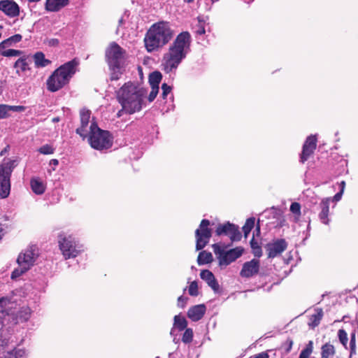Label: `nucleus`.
<instances>
[{
	"label": "nucleus",
	"mask_w": 358,
	"mask_h": 358,
	"mask_svg": "<svg viewBox=\"0 0 358 358\" xmlns=\"http://www.w3.org/2000/svg\"><path fill=\"white\" fill-rule=\"evenodd\" d=\"M162 76L159 71H154L150 74L149 83L151 87V91L148 96V101L149 103L152 102L156 98L159 92V85L162 80Z\"/></svg>",
	"instance_id": "a211bd4d"
},
{
	"label": "nucleus",
	"mask_w": 358,
	"mask_h": 358,
	"mask_svg": "<svg viewBox=\"0 0 358 358\" xmlns=\"http://www.w3.org/2000/svg\"><path fill=\"white\" fill-rule=\"evenodd\" d=\"M17 161L10 159H4L0 164V198L8 197L10 190V176L17 166Z\"/></svg>",
	"instance_id": "1a4fd4ad"
},
{
	"label": "nucleus",
	"mask_w": 358,
	"mask_h": 358,
	"mask_svg": "<svg viewBox=\"0 0 358 358\" xmlns=\"http://www.w3.org/2000/svg\"><path fill=\"white\" fill-rule=\"evenodd\" d=\"M78 65V59H73L55 69L46 81L47 89L50 92H55L69 84L77 72Z\"/></svg>",
	"instance_id": "39448f33"
},
{
	"label": "nucleus",
	"mask_w": 358,
	"mask_h": 358,
	"mask_svg": "<svg viewBox=\"0 0 358 358\" xmlns=\"http://www.w3.org/2000/svg\"><path fill=\"white\" fill-rule=\"evenodd\" d=\"M260 263L258 259H253L243 264L240 275L243 278H250L258 273Z\"/></svg>",
	"instance_id": "6ab92c4d"
},
{
	"label": "nucleus",
	"mask_w": 358,
	"mask_h": 358,
	"mask_svg": "<svg viewBox=\"0 0 358 358\" xmlns=\"http://www.w3.org/2000/svg\"><path fill=\"white\" fill-rule=\"evenodd\" d=\"M59 249L64 259H74L85 252V245L72 234L61 231L57 235Z\"/></svg>",
	"instance_id": "0eeeda50"
},
{
	"label": "nucleus",
	"mask_w": 358,
	"mask_h": 358,
	"mask_svg": "<svg viewBox=\"0 0 358 358\" xmlns=\"http://www.w3.org/2000/svg\"><path fill=\"white\" fill-rule=\"evenodd\" d=\"M3 29V26L0 25V30ZM1 37V32L0 31V38Z\"/></svg>",
	"instance_id": "e2e57ef3"
},
{
	"label": "nucleus",
	"mask_w": 358,
	"mask_h": 358,
	"mask_svg": "<svg viewBox=\"0 0 358 358\" xmlns=\"http://www.w3.org/2000/svg\"><path fill=\"white\" fill-rule=\"evenodd\" d=\"M87 137L92 148L98 150L108 149L113 144L110 133L101 129L98 126L89 133Z\"/></svg>",
	"instance_id": "9d476101"
},
{
	"label": "nucleus",
	"mask_w": 358,
	"mask_h": 358,
	"mask_svg": "<svg viewBox=\"0 0 358 358\" xmlns=\"http://www.w3.org/2000/svg\"><path fill=\"white\" fill-rule=\"evenodd\" d=\"M147 94V89L141 85L133 82L124 83L117 92V99L122 106L117 117L122 113L131 115L141 111L148 102Z\"/></svg>",
	"instance_id": "f257e3e1"
},
{
	"label": "nucleus",
	"mask_w": 358,
	"mask_h": 358,
	"mask_svg": "<svg viewBox=\"0 0 358 358\" xmlns=\"http://www.w3.org/2000/svg\"><path fill=\"white\" fill-rule=\"evenodd\" d=\"M233 224L227 222L223 224H219L216 229V234L218 236L224 234L228 236L230 229H231Z\"/></svg>",
	"instance_id": "473e14b6"
},
{
	"label": "nucleus",
	"mask_w": 358,
	"mask_h": 358,
	"mask_svg": "<svg viewBox=\"0 0 358 358\" xmlns=\"http://www.w3.org/2000/svg\"><path fill=\"white\" fill-rule=\"evenodd\" d=\"M69 4V0H46L45 8L48 12H57Z\"/></svg>",
	"instance_id": "b1692460"
},
{
	"label": "nucleus",
	"mask_w": 358,
	"mask_h": 358,
	"mask_svg": "<svg viewBox=\"0 0 358 358\" xmlns=\"http://www.w3.org/2000/svg\"><path fill=\"white\" fill-rule=\"evenodd\" d=\"M35 66L38 68L45 67L49 65L51 62L45 59V55L41 52H38L34 55Z\"/></svg>",
	"instance_id": "a878e982"
},
{
	"label": "nucleus",
	"mask_w": 358,
	"mask_h": 358,
	"mask_svg": "<svg viewBox=\"0 0 358 358\" xmlns=\"http://www.w3.org/2000/svg\"><path fill=\"white\" fill-rule=\"evenodd\" d=\"M255 231L257 232V234H259V232H260V228H259V227H257L256 228Z\"/></svg>",
	"instance_id": "4d7b16f0"
},
{
	"label": "nucleus",
	"mask_w": 358,
	"mask_h": 358,
	"mask_svg": "<svg viewBox=\"0 0 358 358\" xmlns=\"http://www.w3.org/2000/svg\"><path fill=\"white\" fill-rule=\"evenodd\" d=\"M22 54V51L14 49H8L2 52V55L4 57H17Z\"/></svg>",
	"instance_id": "79ce46f5"
},
{
	"label": "nucleus",
	"mask_w": 358,
	"mask_h": 358,
	"mask_svg": "<svg viewBox=\"0 0 358 358\" xmlns=\"http://www.w3.org/2000/svg\"><path fill=\"white\" fill-rule=\"evenodd\" d=\"M22 36L20 34H15L13 36H10V38L6 39L8 44L11 45L13 43H18L22 40Z\"/></svg>",
	"instance_id": "c03bdc74"
},
{
	"label": "nucleus",
	"mask_w": 358,
	"mask_h": 358,
	"mask_svg": "<svg viewBox=\"0 0 358 358\" xmlns=\"http://www.w3.org/2000/svg\"><path fill=\"white\" fill-rule=\"evenodd\" d=\"M213 2L217 1L218 0H211Z\"/></svg>",
	"instance_id": "69168bd1"
},
{
	"label": "nucleus",
	"mask_w": 358,
	"mask_h": 358,
	"mask_svg": "<svg viewBox=\"0 0 358 358\" xmlns=\"http://www.w3.org/2000/svg\"><path fill=\"white\" fill-rule=\"evenodd\" d=\"M58 43H59V41L56 38H53V39H51L49 41L50 45L55 46V45H58Z\"/></svg>",
	"instance_id": "603ef678"
},
{
	"label": "nucleus",
	"mask_w": 358,
	"mask_h": 358,
	"mask_svg": "<svg viewBox=\"0 0 358 358\" xmlns=\"http://www.w3.org/2000/svg\"><path fill=\"white\" fill-rule=\"evenodd\" d=\"M173 31L169 22H159L152 24L144 38L148 52L157 50L165 45L172 38Z\"/></svg>",
	"instance_id": "20e7f679"
},
{
	"label": "nucleus",
	"mask_w": 358,
	"mask_h": 358,
	"mask_svg": "<svg viewBox=\"0 0 358 358\" xmlns=\"http://www.w3.org/2000/svg\"><path fill=\"white\" fill-rule=\"evenodd\" d=\"M206 311V307L203 304H199L191 307L187 312L188 317L194 321L196 322L200 320L204 315Z\"/></svg>",
	"instance_id": "412c9836"
},
{
	"label": "nucleus",
	"mask_w": 358,
	"mask_h": 358,
	"mask_svg": "<svg viewBox=\"0 0 358 358\" xmlns=\"http://www.w3.org/2000/svg\"><path fill=\"white\" fill-rule=\"evenodd\" d=\"M250 358H268V355L266 352H261L251 357Z\"/></svg>",
	"instance_id": "8fccbe9b"
},
{
	"label": "nucleus",
	"mask_w": 358,
	"mask_h": 358,
	"mask_svg": "<svg viewBox=\"0 0 358 358\" xmlns=\"http://www.w3.org/2000/svg\"><path fill=\"white\" fill-rule=\"evenodd\" d=\"M287 248V243L285 239H275L266 245L268 258H275L281 255Z\"/></svg>",
	"instance_id": "4468645a"
},
{
	"label": "nucleus",
	"mask_w": 358,
	"mask_h": 358,
	"mask_svg": "<svg viewBox=\"0 0 358 358\" xmlns=\"http://www.w3.org/2000/svg\"><path fill=\"white\" fill-rule=\"evenodd\" d=\"M330 202L331 198L327 197L322 199L320 203V212L318 215V217L320 221L327 225L329 224L330 222L329 218Z\"/></svg>",
	"instance_id": "aec40b11"
},
{
	"label": "nucleus",
	"mask_w": 358,
	"mask_h": 358,
	"mask_svg": "<svg viewBox=\"0 0 358 358\" xmlns=\"http://www.w3.org/2000/svg\"><path fill=\"white\" fill-rule=\"evenodd\" d=\"M336 354V350L334 346L327 343L323 345L321 348V358H330Z\"/></svg>",
	"instance_id": "bb28decb"
},
{
	"label": "nucleus",
	"mask_w": 358,
	"mask_h": 358,
	"mask_svg": "<svg viewBox=\"0 0 358 358\" xmlns=\"http://www.w3.org/2000/svg\"><path fill=\"white\" fill-rule=\"evenodd\" d=\"M80 127L76 129V133L83 138L97 127L94 119L90 120V111L85 109L80 110Z\"/></svg>",
	"instance_id": "ddd939ff"
},
{
	"label": "nucleus",
	"mask_w": 358,
	"mask_h": 358,
	"mask_svg": "<svg viewBox=\"0 0 358 358\" xmlns=\"http://www.w3.org/2000/svg\"><path fill=\"white\" fill-rule=\"evenodd\" d=\"M212 247L213 252L218 259L219 265L222 267H226L231 263L236 261L243 252V249L241 247H236L227 251H225L217 243L213 244Z\"/></svg>",
	"instance_id": "9b49d317"
},
{
	"label": "nucleus",
	"mask_w": 358,
	"mask_h": 358,
	"mask_svg": "<svg viewBox=\"0 0 358 358\" xmlns=\"http://www.w3.org/2000/svg\"><path fill=\"white\" fill-rule=\"evenodd\" d=\"M228 236L231 241H238L241 238V234L238 229V227L235 224H233L230 229Z\"/></svg>",
	"instance_id": "2f4dec72"
},
{
	"label": "nucleus",
	"mask_w": 358,
	"mask_h": 358,
	"mask_svg": "<svg viewBox=\"0 0 358 358\" xmlns=\"http://www.w3.org/2000/svg\"><path fill=\"white\" fill-rule=\"evenodd\" d=\"M350 355L356 353V332L353 331L350 334Z\"/></svg>",
	"instance_id": "58836bf2"
},
{
	"label": "nucleus",
	"mask_w": 358,
	"mask_h": 358,
	"mask_svg": "<svg viewBox=\"0 0 358 358\" xmlns=\"http://www.w3.org/2000/svg\"><path fill=\"white\" fill-rule=\"evenodd\" d=\"M343 194V193L341 192H338L337 194H336L334 195V196L333 198H331V201H336V202L339 201L341 199V198H342Z\"/></svg>",
	"instance_id": "de8ad7c7"
},
{
	"label": "nucleus",
	"mask_w": 358,
	"mask_h": 358,
	"mask_svg": "<svg viewBox=\"0 0 358 358\" xmlns=\"http://www.w3.org/2000/svg\"><path fill=\"white\" fill-rule=\"evenodd\" d=\"M38 151L40 153L43 155H50L53 153L54 148L49 145H45L41 147Z\"/></svg>",
	"instance_id": "37998d69"
},
{
	"label": "nucleus",
	"mask_w": 358,
	"mask_h": 358,
	"mask_svg": "<svg viewBox=\"0 0 358 358\" xmlns=\"http://www.w3.org/2000/svg\"><path fill=\"white\" fill-rule=\"evenodd\" d=\"M25 107L23 106H9L0 104V119H5L10 116V112H23Z\"/></svg>",
	"instance_id": "5701e85b"
},
{
	"label": "nucleus",
	"mask_w": 358,
	"mask_h": 358,
	"mask_svg": "<svg viewBox=\"0 0 358 358\" xmlns=\"http://www.w3.org/2000/svg\"><path fill=\"white\" fill-rule=\"evenodd\" d=\"M174 327L178 329L179 331H182L186 329L187 322L186 319L180 315H176L174 317Z\"/></svg>",
	"instance_id": "7c9ffc66"
},
{
	"label": "nucleus",
	"mask_w": 358,
	"mask_h": 358,
	"mask_svg": "<svg viewBox=\"0 0 358 358\" xmlns=\"http://www.w3.org/2000/svg\"><path fill=\"white\" fill-rule=\"evenodd\" d=\"M0 10L9 17H16L20 15V8L14 0H1Z\"/></svg>",
	"instance_id": "f3484780"
},
{
	"label": "nucleus",
	"mask_w": 358,
	"mask_h": 358,
	"mask_svg": "<svg viewBox=\"0 0 358 358\" xmlns=\"http://www.w3.org/2000/svg\"><path fill=\"white\" fill-rule=\"evenodd\" d=\"M255 219L254 217L248 218L244 226L243 227V231L245 237L250 234V231L255 226Z\"/></svg>",
	"instance_id": "f704fd0d"
},
{
	"label": "nucleus",
	"mask_w": 358,
	"mask_h": 358,
	"mask_svg": "<svg viewBox=\"0 0 358 358\" xmlns=\"http://www.w3.org/2000/svg\"><path fill=\"white\" fill-rule=\"evenodd\" d=\"M192 338H193L192 329H186L183 334V336H182V342L185 343H189L192 342Z\"/></svg>",
	"instance_id": "ea45409f"
},
{
	"label": "nucleus",
	"mask_w": 358,
	"mask_h": 358,
	"mask_svg": "<svg viewBox=\"0 0 358 358\" xmlns=\"http://www.w3.org/2000/svg\"><path fill=\"white\" fill-rule=\"evenodd\" d=\"M317 146V137L315 135L309 136L303 145L300 156V162L304 163L314 153Z\"/></svg>",
	"instance_id": "dca6fc26"
},
{
	"label": "nucleus",
	"mask_w": 358,
	"mask_h": 358,
	"mask_svg": "<svg viewBox=\"0 0 358 358\" xmlns=\"http://www.w3.org/2000/svg\"><path fill=\"white\" fill-rule=\"evenodd\" d=\"M37 257L38 250L36 246H31L22 252L17 259L18 267L12 272L11 278L16 279L30 269Z\"/></svg>",
	"instance_id": "6e6552de"
},
{
	"label": "nucleus",
	"mask_w": 358,
	"mask_h": 358,
	"mask_svg": "<svg viewBox=\"0 0 358 358\" xmlns=\"http://www.w3.org/2000/svg\"><path fill=\"white\" fill-rule=\"evenodd\" d=\"M3 236V229L2 228L1 224H0V241L1 240Z\"/></svg>",
	"instance_id": "6e6d98bb"
},
{
	"label": "nucleus",
	"mask_w": 358,
	"mask_h": 358,
	"mask_svg": "<svg viewBox=\"0 0 358 358\" xmlns=\"http://www.w3.org/2000/svg\"><path fill=\"white\" fill-rule=\"evenodd\" d=\"M8 146H7L6 148H5L3 150H2L0 152V155L1 156H3L8 151Z\"/></svg>",
	"instance_id": "5fc2aeb1"
},
{
	"label": "nucleus",
	"mask_w": 358,
	"mask_h": 358,
	"mask_svg": "<svg viewBox=\"0 0 358 358\" xmlns=\"http://www.w3.org/2000/svg\"><path fill=\"white\" fill-rule=\"evenodd\" d=\"M191 36L183 31L178 34L169 50L163 55L162 69L167 73L175 71L190 50Z\"/></svg>",
	"instance_id": "7ed1b4c3"
},
{
	"label": "nucleus",
	"mask_w": 358,
	"mask_h": 358,
	"mask_svg": "<svg viewBox=\"0 0 358 358\" xmlns=\"http://www.w3.org/2000/svg\"><path fill=\"white\" fill-rule=\"evenodd\" d=\"M245 3H250L251 2H252L254 0H243Z\"/></svg>",
	"instance_id": "bf43d9fd"
},
{
	"label": "nucleus",
	"mask_w": 358,
	"mask_h": 358,
	"mask_svg": "<svg viewBox=\"0 0 358 358\" xmlns=\"http://www.w3.org/2000/svg\"><path fill=\"white\" fill-rule=\"evenodd\" d=\"M250 245L252 249V252L255 257H260L262 255L261 247L258 245L257 242L255 241L253 237L250 241Z\"/></svg>",
	"instance_id": "c9c22d12"
},
{
	"label": "nucleus",
	"mask_w": 358,
	"mask_h": 358,
	"mask_svg": "<svg viewBox=\"0 0 358 358\" xmlns=\"http://www.w3.org/2000/svg\"><path fill=\"white\" fill-rule=\"evenodd\" d=\"M187 298L184 297L182 296H179L178 299V306H180L182 308L184 307V306L187 303Z\"/></svg>",
	"instance_id": "49530a36"
},
{
	"label": "nucleus",
	"mask_w": 358,
	"mask_h": 358,
	"mask_svg": "<svg viewBox=\"0 0 358 358\" xmlns=\"http://www.w3.org/2000/svg\"><path fill=\"white\" fill-rule=\"evenodd\" d=\"M338 337L343 347L347 349L348 341L347 332L344 329H339L338 331Z\"/></svg>",
	"instance_id": "e433bc0d"
},
{
	"label": "nucleus",
	"mask_w": 358,
	"mask_h": 358,
	"mask_svg": "<svg viewBox=\"0 0 358 358\" xmlns=\"http://www.w3.org/2000/svg\"><path fill=\"white\" fill-rule=\"evenodd\" d=\"M292 343H293V342L291 341H290V343H289V349H290V348H292Z\"/></svg>",
	"instance_id": "680f3d73"
},
{
	"label": "nucleus",
	"mask_w": 358,
	"mask_h": 358,
	"mask_svg": "<svg viewBox=\"0 0 358 358\" xmlns=\"http://www.w3.org/2000/svg\"><path fill=\"white\" fill-rule=\"evenodd\" d=\"M340 187H341L340 192L343 193L344 189H345V181H341V183H340Z\"/></svg>",
	"instance_id": "864d4df0"
},
{
	"label": "nucleus",
	"mask_w": 358,
	"mask_h": 358,
	"mask_svg": "<svg viewBox=\"0 0 358 358\" xmlns=\"http://www.w3.org/2000/svg\"><path fill=\"white\" fill-rule=\"evenodd\" d=\"M14 66L15 68L20 69L22 71H26L29 69L28 64L24 58L18 59L15 62Z\"/></svg>",
	"instance_id": "4c0bfd02"
},
{
	"label": "nucleus",
	"mask_w": 358,
	"mask_h": 358,
	"mask_svg": "<svg viewBox=\"0 0 358 358\" xmlns=\"http://www.w3.org/2000/svg\"><path fill=\"white\" fill-rule=\"evenodd\" d=\"M210 222L208 220H201L199 228L195 231L196 249L202 250L209 243L212 236V229L209 227Z\"/></svg>",
	"instance_id": "f8f14e48"
},
{
	"label": "nucleus",
	"mask_w": 358,
	"mask_h": 358,
	"mask_svg": "<svg viewBox=\"0 0 358 358\" xmlns=\"http://www.w3.org/2000/svg\"><path fill=\"white\" fill-rule=\"evenodd\" d=\"M9 46L7 41L6 40L3 41L1 43H0V52L2 54V52L5 51L4 49Z\"/></svg>",
	"instance_id": "3c124183"
},
{
	"label": "nucleus",
	"mask_w": 358,
	"mask_h": 358,
	"mask_svg": "<svg viewBox=\"0 0 358 358\" xmlns=\"http://www.w3.org/2000/svg\"><path fill=\"white\" fill-rule=\"evenodd\" d=\"M30 186L32 192L37 195L43 194L46 189V183L37 177L31 179Z\"/></svg>",
	"instance_id": "393cba45"
},
{
	"label": "nucleus",
	"mask_w": 358,
	"mask_h": 358,
	"mask_svg": "<svg viewBox=\"0 0 358 358\" xmlns=\"http://www.w3.org/2000/svg\"><path fill=\"white\" fill-rule=\"evenodd\" d=\"M157 358H158V357H157Z\"/></svg>",
	"instance_id": "338daca9"
},
{
	"label": "nucleus",
	"mask_w": 358,
	"mask_h": 358,
	"mask_svg": "<svg viewBox=\"0 0 358 358\" xmlns=\"http://www.w3.org/2000/svg\"><path fill=\"white\" fill-rule=\"evenodd\" d=\"M52 162L55 165H57L58 164V161L57 159H52Z\"/></svg>",
	"instance_id": "13d9d810"
},
{
	"label": "nucleus",
	"mask_w": 358,
	"mask_h": 358,
	"mask_svg": "<svg viewBox=\"0 0 358 358\" xmlns=\"http://www.w3.org/2000/svg\"><path fill=\"white\" fill-rule=\"evenodd\" d=\"M213 261V255L210 252L201 251L199 252L197 263L199 265L206 264L210 263Z\"/></svg>",
	"instance_id": "c756f323"
},
{
	"label": "nucleus",
	"mask_w": 358,
	"mask_h": 358,
	"mask_svg": "<svg viewBox=\"0 0 358 358\" xmlns=\"http://www.w3.org/2000/svg\"><path fill=\"white\" fill-rule=\"evenodd\" d=\"M200 22V20L199 21ZM196 34H199V35H202V34H204L206 31H205V28L201 24V22H199V27L198 29H196Z\"/></svg>",
	"instance_id": "09e8293b"
},
{
	"label": "nucleus",
	"mask_w": 358,
	"mask_h": 358,
	"mask_svg": "<svg viewBox=\"0 0 358 358\" xmlns=\"http://www.w3.org/2000/svg\"><path fill=\"white\" fill-rule=\"evenodd\" d=\"M7 336H0V358H27V353L24 349H15L6 352L4 345L8 341Z\"/></svg>",
	"instance_id": "2eb2a0df"
},
{
	"label": "nucleus",
	"mask_w": 358,
	"mask_h": 358,
	"mask_svg": "<svg viewBox=\"0 0 358 358\" xmlns=\"http://www.w3.org/2000/svg\"><path fill=\"white\" fill-rule=\"evenodd\" d=\"M315 313L313 314L310 317V321L308 322V325L313 328L317 327L322 320L323 316L322 310L320 308L315 309Z\"/></svg>",
	"instance_id": "c85d7f7f"
},
{
	"label": "nucleus",
	"mask_w": 358,
	"mask_h": 358,
	"mask_svg": "<svg viewBox=\"0 0 358 358\" xmlns=\"http://www.w3.org/2000/svg\"><path fill=\"white\" fill-rule=\"evenodd\" d=\"M200 278L204 280L212 289L217 292L219 290V285L213 273L209 270H202L200 273Z\"/></svg>",
	"instance_id": "4be33fe9"
},
{
	"label": "nucleus",
	"mask_w": 358,
	"mask_h": 358,
	"mask_svg": "<svg viewBox=\"0 0 358 358\" xmlns=\"http://www.w3.org/2000/svg\"><path fill=\"white\" fill-rule=\"evenodd\" d=\"M24 297V292L20 289L13 292L10 296L0 299V336H7L3 329V320L6 317L8 320L11 318L15 323L25 322L30 318L32 310L29 306H22L15 310L22 304Z\"/></svg>",
	"instance_id": "f03ea898"
},
{
	"label": "nucleus",
	"mask_w": 358,
	"mask_h": 358,
	"mask_svg": "<svg viewBox=\"0 0 358 358\" xmlns=\"http://www.w3.org/2000/svg\"><path fill=\"white\" fill-rule=\"evenodd\" d=\"M291 213L293 214L292 217V221L297 223L300 221V217L301 215V205L298 202H294L291 204L289 208Z\"/></svg>",
	"instance_id": "cd10ccee"
},
{
	"label": "nucleus",
	"mask_w": 358,
	"mask_h": 358,
	"mask_svg": "<svg viewBox=\"0 0 358 358\" xmlns=\"http://www.w3.org/2000/svg\"><path fill=\"white\" fill-rule=\"evenodd\" d=\"M188 292L189 295L196 296L199 294L198 284L196 281H193L190 283L188 287Z\"/></svg>",
	"instance_id": "a19ab883"
},
{
	"label": "nucleus",
	"mask_w": 358,
	"mask_h": 358,
	"mask_svg": "<svg viewBox=\"0 0 358 358\" xmlns=\"http://www.w3.org/2000/svg\"><path fill=\"white\" fill-rule=\"evenodd\" d=\"M185 1H186L187 3H191V2L194 1V0H185Z\"/></svg>",
	"instance_id": "052dcab7"
},
{
	"label": "nucleus",
	"mask_w": 358,
	"mask_h": 358,
	"mask_svg": "<svg viewBox=\"0 0 358 358\" xmlns=\"http://www.w3.org/2000/svg\"><path fill=\"white\" fill-rule=\"evenodd\" d=\"M171 87L168 85L166 83H164L162 85V97L164 99H166V96L170 92H171Z\"/></svg>",
	"instance_id": "a18cd8bd"
},
{
	"label": "nucleus",
	"mask_w": 358,
	"mask_h": 358,
	"mask_svg": "<svg viewBox=\"0 0 358 358\" xmlns=\"http://www.w3.org/2000/svg\"><path fill=\"white\" fill-rule=\"evenodd\" d=\"M106 58L110 71V79L118 80L124 71L125 51L117 43H112L106 50Z\"/></svg>",
	"instance_id": "423d86ee"
},
{
	"label": "nucleus",
	"mask_w": 358,
	"mask_h": 358,
	"mask_svg": "<svg viewBox=\"0 0 358 358\" xmlns=\"http://www.w3.org/2000/svg\"><path fill=\"white\" fill-rule=\"evenodd\" d=\"M313 351V342L310 341L306 348L301 352L299 358H309Z\"/></svg>",
	"instance_id": "72a5a7b5"
},
{
	"label": "nucleus",
	"mask_w": 358,
	"mask_h": 358,
	"mask_svg": "<svg viewBox=\"0 0 358 358\" xmlns=\"http://www.w3.org/2000/svg\"><path fill=\"white\" fill-rule=\"evenodd\" d=\"M58 120H58L57 118H54V119H53V121H55V122H57Z\"/></svg>",
	"instance_id": "0e129e2a"
}]
</instances>
